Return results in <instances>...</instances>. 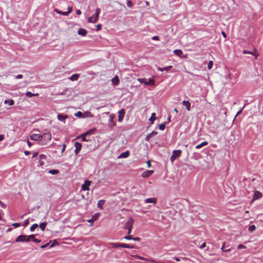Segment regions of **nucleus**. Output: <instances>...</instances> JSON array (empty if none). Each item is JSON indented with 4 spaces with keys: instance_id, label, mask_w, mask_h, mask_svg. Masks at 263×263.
<instances>
[{
    "instance_id": "50",
    "label": "nucleus",
    "mask_w": 263,
    "mask_h": 263,
    "mask_svg": "<svg viewBox=\"0 0 263 263\" xmlns=\"http://www.w3.org/2000/svg\"><path fill=\"white\" fill-rule=\"evenodd\" d=\"M14 103V102L13 100L11 99L9 101V105L11 106L13 105Z\"/></svg>"
},
{
    "instance_id": "27",
    "label": "nucleus",
    "mask_w": 263,
    "mask_h": 263,
    "mask_svg": "<svg viewBox=\"0 0 263 263\" xmlns=\"http://www.w3.org/2000/svg\"><path fill=\"white\" fill-rule=\"evenodd\" d=\"M174 52L179 57H181L182 54H183V52L180 49H175L174 50Z\"/></svg>"
},
{
    "instance_id": "37",
    "label": "nucleus",
    "mask_w": 263,
    "mask_h": 263,
    "mask_svg": "<svg viewBox=\"0 0 263 263\" xmlns=\"http://www.w3.org/2000/svg\"><path fill=\"white\" fill-rule=\"evenodd\" d=\"M165 125L164 124H161L159 125V128L161 130H163L165 129Z\"/></svg>"
},
{
    "instance_id": "33",
    "label": "nucleus",
    "mask_w": 263,
    "mask_h": 263,
    "mask_svg": "<svg viewBox=\"0 0 263 263\" xmlns=\"http://www.w3.org/2000/svg\"><path fill=\"white\" fill-rule=\"evenodd\" d=\"M59 173V170H50L49 171V173L52 174V175H55Z\"/></svg>"
},
{
    "instance_id": "43",
    "label": "nucleus",
    "mask_w": 263,
    "mask_h": 263,
    "mask_svg": "<svg viewBox=\"0 0 263 263\" xmlns=\"http://www.w3.org/2000/svg\"><path fill=\"white\" fill-rule=\"evenodd\" d=\"M86 136H87V135H85V133L82 136V139L83 141H88V140H87L86 139Z\"/></svg>"
},
{
    "instance_id": "10",
    "label": "nucleus",
    "mask_w": 263,
    "mask_h": 263,
    "mask_svg": "<svg viewBox=\"0 0 263 263\" xmlns=\"http://www.w3.org/2000/svg\"><path fill=\"white\" fill-rule=\"evenodd\" d=\"M118 121L121 122L123 120V117L125 115V110L123 109H122L118 112Z\"/></svg>"
},
{
    "instance_id": "6",
    "label": "nucleus",
    "mask_w": 263,
    "mask_h": 263,
    "mask_svg": "<svg viewBox=\"0 0 263 263\" xmlns=\"http://www.w3.org/2000/svg\"><path fill=\"white\" fill-rule=\"evenodd\" d=\"M262 197V194L258 191H256L254 192V195L253 196V199L252 200V202L256 200H258L260 198H261Z\"/></svg>"
},
{
    "instance_id": "49",
    "label": "nucleus",
    "mask_w": 263,
    "mask_h": 263,
    "mask_svg": "<svg viewBox=\"0 0 263 263\" xmlns=\"http://www.w3.org/2000/svg\"><path fill=\"white\" fill-rule=\"evenodd\" d=\"M124 238H125V239H127V240H130V239H132V240H133V237H132V236L129 235V236H125V237H124Z\"/></svg>"
},
{
    "instance_id": "62",
    "label": "nucleus",
    "mask_w": 263,
    "mask_h": 263,
    "mask_svg": "<svg viewBox=\"0 0 263 263\" xmlns=\"http://www.w3.org/2000/svg\"><path fill=\"white\" fill-rule=\"evenodd\" d=\"M46 156L45 155H43V154H41L40 155V157L41 159H45L46 158Z\"/></svg>"
},
{
    "instance_id": "41",
    "label": "nucleus",
    "mask_w": 263,
    "mask_h": 263,
    "mask_svg": "<svg viewBox=\"0 0 263 263\" xmlns=\"http://www.w3.org/2000/svg\"><path fill=\"white\" fill-rule=\"evenodd\" d=\"M127 5L129 7H132L133 6V4L132 1H127Z\"/></svg>"
},
{
    "instance_id": "5",
    "label": "nucleus",
    "mask_w": 263,
    "mask_h": 263,
    "mask_svg": "<svg viewBox=\"0 0 263 263\" xmlns=\"http://www.w3.org/2000/svg\"><path fill=\"white\" fill-rule=\"evenodd\" d=\"M243 53L244 54H250L251 55H253L255 57V59H256L257 57L259 56V54L257 52V50L256 48H254V51H250L246 50H244L242 51Z\"/></svg>"
},
{
    "instance_id": "32",
    "label": "nucleus",
    "mask_w": 263,
    "mask_h": 263,
    "mask_svg": "<svg viewBox=\"0 0 263 263\" xmlns=\"http://www.w3.org/2000/svg\"><path fill=\"white\" fill-rule=\"evenodd\" d=\"M55 11L58 13V14H62L63 15H65V16H67L68 15V13L66 12H62L57 9H55Z\"/></svg>"
},
{
    "instance_id": "21",
    "label": "nucleus",
    "mask_w": 263,
    "mask_h": 263,
    "mask_svg": "<svg viewBox=\"0 0 263 263\" xmlns=\"http://www.w3.org/2000/svg\"><path fill=\"white\" fill-rule=\"evenodd\" d=\"M208 144V142L204 141V142L201 143L200 144L197 145L196 146L195 148L196 149H199V148H200L201 147H202V146L207 145Z\"/></svg>"
},
{
    "instance_id": "42",
    "label": "nucleus",
    "mask_w": 263,
    "mask_h": 263,
    "mask_svg": "<svg viewBox=\"0 0 263 263\" xmlns=\"http://www.w3.org/2000/svg\"><path fill=\"white\" fill-rule=\"evenodd\" d=\"M135 257L137 258H138V259H140L141 260H147V259L146 258H145L143 257H141V256H138V255H135Z\"/></svg>"
},
{
    "instance_id": "23",
    "label": "nucleus",
    "mask_w": 263,
    "mask_h": 263,
    "mask_svg": "<svg viewBox=\"0 0 263 263\" xmlns=\"http://www.w3.org/2000/svg\"><path fill=\"white\" fill-rule=\"evenodd\" d=\"M121 247L127 249H134L135 247L133 245H129L126 243H121Z\"/></svg>"
},
{
    "instance_id": "47",
    "label": "nucleus",
    "mask_w": 263,
    "mask_h": 263,
    "mask_svg": "<svg viewBox=\"0 0 263 263\" xmlns=\"http://www.w3.org/2000/svg\"><path fill=\"white\" fill-rule=\"evenodd\" d=\"M96 28L97 31L100 30L102 28V25L101 24H98L96 26Z\"/></svg>"
},
{
    "instance_id": "30",
    "label": "nucleus",
    "mask_w": 263,
    "mask_h": 263,
    "mask_svg": "<svg viewBox=\"0 0 263 263\" xmlns=\"http://www.w3.org/2000/svg\"><path fill=\"white\" fill-rule=\"evenodd\" d=\"M38 95V93H32L30 91H27L26 93V96H27L28 97H32L33 96H37Z\"/></svg>"
},
{
    "instance_id": "64",
    "label": "nucleus",
    "mask_w": 263,
    "mask_h": 263,
    "mask_svg": "<svg viewBox=\"0 0 263 263\" xmlns=\"http://www.w3.org/2000/svg\"><path fill=\"white\" fill-rule=\"evenodd\" d=\"M205 246H206V243H205V242H204V243H203L201 245V246H200V249H203V248H204V247H205Z\"/></svg>"
},
{
    "instance_id": "31",
    "label": "nucleus",
    "mask_w": 263,
    "mask_h": 263,
    "mask_svg": "<svg viewBox=\"0 0 263 263\" xmlns=\"http://www.w3.org/2000/svg\"><path fill=\"white\" fill-rule=\"evenodd\" d=\"M112 82L113 84H114L115 85H117L119 82V80L118 76H115L114 77V78L112 79Z\"/></svg>"
},
{
    "instance_id": "29",
    "label": "nucleus",
    "mask_w": 263,
    "mask_h": 263,
    "mask_svg": "<svg viewBox=\"0 0 263 263\" xmlns=\"http://www.w3.org/2000/svg\"><path fill=\"white\" fill-rule=\"evenodd\" d=\"M47 223L46 222L41 223L40 224V228L42 231H44L46 226H47Z\"/></svg>"
},
{
    "instance_id": "58",
    "label": "nucleus",
    "mask_w": 263,
    "mask_h": 263,
    "mask_svg": "<svg viewBox=\"0 0 263 263\" xmlns=\"http://www.w3.org/2000/svg\"><path fill=\"white\" fill-rule=\"evenodd\" d=\"M16 78L17 79H22V78H23V75L22 74H18L16 76Z\"/></svg>"
},
{
    "instance_id": "16",
    "label": "nucleus",
    "mask_w": 263,
    "mask_h": 263,
    "mask_svg": "<svg viewBox=\"0 0 263 263\" xmlns=\"http://www.w3.org/2000/svg\"><path fill=\"white\" fill-rule=\"evenodd\" d=\"M108 246L114 248H117L118 247H121V243H115V242H109L108 244Z\"/></svg>"
},
{
    "instance_id": "53",
    "label": "nucleus",
    "mask_w": 263,
    "mask_h": 263,
    "mask_svg": "<svg viewBox=\"0 0 263 263\" xmlns=\"http://www.w3.org/2000/svg\"><path fill=\"white\" fill-rule=\"evenodd\" d=\"M33 241L36 243H40L41 242V240L40 239H37L35 238L34 239H33Z\"/></svg>"
},
{
    "instance_id": "59",
    "label": "nucleus",
    "mask_w": 263,
    "mask_h": 263,
    "mask_svg": "<svg viewBox=\"0 0 263 263\" xmlns=\"http://www.w3.org/2000/svg\"><path fill=\"white\" fill-rule=\"evenodd\" d=\"M68 11H67L66 12L68 13V15L69 14V13H70L71 11H72V8L70 7H68Z\"/></svg>"
},
{
    "instance_id": "25",
    "label": "nucleus",
    "mask_w": 263,
    "mask_h": 263,
    "mask_svg": "<svg viewBox=\"0 0 263 263\" xmlns=\"http://www.w3.org/2000/svg\"><path fill=\"white\" fill-rule=\"evenodd\" d=\"M172 68V66H167V67H164V68L158 67V70L159 71H163V70L168 71V70H169Z\"/></svg>"
},
{
    "instance_id": "40",
    "label": "nucleus",
    "mask_w": 263,
    "mask_h": 263,
    "mask_svg": "<svg viewBox=\"0 0 263 263\" xmlns=\"http://www.w3.org/2000/svg\"><path fill=\"white\" fill-rule=\"evenodd\" d=\"M74 116L77 117H81L82 116V113L81 111H78L74 114Z\"/></svg>"
},
{
    "instance_id": "60",
    "label": "nucleus",
    "mask_w": 263,
    "mask_h": 263,
    "mask_svg": "<svg viewBox=\"0 0 263 263\" xmlns=\"http://www.w3.org/2000/svg\"><path fill=\"white\" fill-rule=\"evenodd\" d=\"M147 167L149 168L151 166V161L149 160L147 161Z\"/></svg>"
},
{
    "instance_id": "18",
    "label": "nucleus",
    "mask_w": 263,
    "mask_h": 263,
    "mask_svg": "<svg viewBox=\"0 0 263 263\" xmlns=\"http://www.w3.org/2000/svg\"><path fill=\"white\" fill-rule=\"evenodd\" d=\"M130 154L128 151H126L124 153H121L119 156L118 157L119 158H127L129 156Z\"/></svg>"
},
{
    "instance_id": "1",
    "label": "nucleus",
    "mask_w": 263,
    "mask_h": 263,
    "mask_svg": "<svg viewBox=\"0 0 263 263\" xmlns=\"http://www.w3.org/2000/svg\"><path fill=\"white\" fill-rule=\"evenodd\" d=\"M41 143H40V144H46L47 142H49L51 139V134L50 133H44L43 135H41Z\"/></svg>"
},
{
    "instance_id": "9",
    "label": "nucleus",
    "mask_w": 263,
    "mask_h": 263,
    "mask_svg": "<svg viewBox=\"0 0 263 263\" xmlns=\"http://www.w3.org/2000/svg\"><path fill=\"white\" fill-rule=\"evenodd\" d=\"M30 139L32 140L36 141L39 140L40 142L39 144L41 143V139L42 136L40 134H33L30 136Z\"/></svg>"
},
{
    "instance_id": "24",
    "label": "nucleus",
    "mask_w": 263,
    "mask_h": 263,
    "mask_svg": "<svg viewBox=\"0 0 263 263\" xmlns=\"http://www.w3.org/2000/svg\"><path fill=\"white\" fill-rule=\"evenodd\" d=\"M105 201L103 200H100L97 204V206L98 208H99L100 209H103V205Z\"/></svg>"
},
{
    "instance_id": "20",
    "label": "nucleus",
    "mask_w": 263,
    "mask_h": 263,
    "mask_svg": "<svg viewBox=\"0 0 263 263\" xmlns=\"http://www.w3.org/2000/svg\"><path fill=\"white\" fill-rule=\"evenodd\" d=\"M79 77V75L78 74H73L70 78V80L72 81H77Z\"/></svg>"
},
{
    "instance_id": "54",
    "label": "nucleus",
    "mask_w": 263,
    "mask_h": 263,
    "mask_svg": "<svg viewBox=\"0 0 263 263\" xmlns=\"http://www.w3.org/2000/svg\"><path fill=\"white\" fill-rule=\"evenodd\" d=\"M147 261L149 262H152V263H156L157 261L155 260L154 259H147Z\"/></svg>"
},
{
    "instance_id": "13",
    "label": "nucleus",
    "mask_w": 263,
    "mask_h": 263,
    "mask_svg": "<svg viewBox=\"0 0 263 263\" xmlns=\"http://www.w3.org/2000/svg\"><path fill=\"white\" fill-rule=\"evenodd\" d=\"M182 104L185 107L187 111H190L191 103L189 101H183Z\"/></svg>"
},
{
    "instance_id": "7",
    "label": "nucleus",
    "mask_w": 263,
    "mask_h": 263,
    "mask_svg": "<svg viewBox=\"0 0 263 263\" xmlns=\"http://www.w3.org/2000/svg\"><path fill=\"white\" fill-rule=\"evenodd\" d=\"M91 183V181L89 180H85L84 181V184L82 185V190L83 191H88L89 190V187Z\"/></svg>"
},
{
    "instance_id": "45",
    "label": "nucleus",
    "mask_w": 263,
    "mask_h": 263,
    "mask_svg": "<svg viewBox=\"0 0 263 263\" xmlns=\"http://www.w3.org/2000/svg\"><path fill=\"white\" fill-rule=\"evenodd\" d=\"M58 243V242L56 240H53L52 243L50 245V248H52L53 247V246H54L55 245H57Z\"/></svg>"
},
{
    "instance_id": "36",
    "label": "nucleus",
    "mask_w": 263,
    "mask_h": 263,
    "mask_svg": "<svg viewBox=\"0 0 263 263\" xmlns=\"http://www.w3.org/2000/svg\"><path fill=\"white\" fill-rule=\"evenodd\" d=\"M248 229L251 232H252L255 230L256 227L255 225H252L249 227Z\"/></svg>"
},
{
    "instance_id": "44",
    "label": "nucleus",
    "mask_w": 263,
    "mask_h": 263,
    "mask_svg": "<svg viewBox=\"0 0 263 263\" xmlns=\"http://www.w3.org/2000/svg\"><path fill=\"white\" fill-rule=\"evenodd\" d=\"M176 159V157L175 156V155L173 154L172 156L170 158V160L172 162H173L175 159Z\"/></svg>"
},
{
    "instance_id": "12",
    "label": "nucleus",
    "mask_w": 263,
    "mask_h": 263,
    "mask_svg": "<svg viewBox=\"0 0 263 263\" xmlns=\"http://www.w3.org/2000/svg\"><path fill=\"white\" fill-rule=\"evenodd\" d=\"M153 172L154 171L153 170H147L142 174V177L143 178H147L150 176L153 173Z\"/></svg>"
},
{
    "instance_id": "11",
    "label": "nucleus",
    "mask_w": 263,
    "mask_h": 263,
    "mask_svg": "<svg viewBox=\"0 0 263 263\" xmlns=\"http://www.w3.org/2000/svg\"><path fill=\"white\" fill-rule=\"evenodd\" d=\"M74 146L76 147L74 152H75L76 154L77 155L78 154L79 151L81 150V147H82V145L80 143H79L78 142H76L75 144H74Z\"/></svg>"
},
{
    "instance_id": "56",
    "label": "nucleus",
    "mask_w": 263,
    "mask_h": 263,
    "mask_svg": "<svg viewBox=\"0 0 263 263\" xmlns=\"http://www.w3.org/2000/svg\"><path fill=\"white\" fill-rule=\"evenodd\" d=\"M49 243H46V244H45V245H42V246L41 247V248L42 249H44V248H46V247L49 245Z\"/></svg>"
},
{
    "instance_id": "19",
    "label": "nucleus",
    "mask_w": 263,
    "mask_h": 263,
    "mask_svg": "<svg viewBox=\"0 0 263 263\" xmlns=\"http://www.w3.org/2000/svg\"><path fill=\"white\" fill-rule=\"evenodd\" d=\"M181 151L180 149L178 150H174L173 152V153L174 155H175V156L176 157V158H178L181 154Z\"/></svg>"
},
{
    "instance_id": "14",
    "label": "nucleus",
    "mask_w": 263,
    "mask_h": 263,
    "mask_svg": "<svg viewBox=\"0 0 263 263\" xmlns=\"http://www.w3.org/2000/svg\"><path fill=\"white\" fill-rule=\"evenodd\" d=\"M68 118L67 115H58V119L59 121L65 122V120Z\"/></svg>"
},
{
    "instance_id": "39",
    "label": "nucleus",
    "mask_w": 263,
    "mask_h": 263,
    "mask_svg": "<svg viewBox=\"0 0 263 263\" xmlns=\"http://www.w3.org/2000/svg\"><path fill=\"white\" fill-rule=\"evenodd\" d=\"M28 238L29 241L30 240H33V239H34L35 238V235H33V234L29 235V236H28Z\"/></svg>"
},
{
    "instance_id": "2",
    "label": "nucleus",
    "mask_w": 263,
    "mask_h": 263,
    "mask_svg": "<svg viewBox=\"0 0 263 263\" xmlns=\"http://www.w3.org/2000/svg\"><path fill=\"white\" fill-rule=\"evenodd\" d=\"M100 9L99 8L96 9V16H94L92 15V16L89 17L88 18V22L90 23H96L98 22L99 18V15L100 13Z\"/></svg>"
},
{
    "instance_id": "15",
    "label": "nucleus",
    "mask_w": 263,
    "mask_h": 263,
    "mask_svg": "<svg viewBox=\"0 0 263 263\" xmlns=\"http://www.w3.org/2000/svg\"><path fill=\"white\" fill-rule=\"evenodd\" d=\"M87 33V30L83 28L79 29L78 31V34L81 35L83 36H85L86 35Z\"/></svg>"
},
{
    "instance_id": "35",
    "label": "nucleus",
    "mask_w": 263,
    "mask_h": 263,
    "mask_svg": "<svg viewBox=\"0 0 263 263\" xmlns=\"http://www.w3.org/2000/svg\"><path fill=\"white\" fill-rule=\"evenodd\" d=\"M225 245H226V243H225V242H224V243H223V245H222V247H221V250H222L223 252H229V251H230V250H231V249H230V248H229V249H224V248H225Z\"/></svg>"
},
{
    "instance_id": "34",
    "label": "nucleus",
    "mask_w": 263,
    "mask_h": 263,
    "mask_svg": "<svg viewBox=\"0 0 263 263\" xmlns=\"http://www.w3.org/2000/svg\"><path fill=\"white\" fill-rule=\"evenodd\" d=\"M38 227V224L37 223H34L32 224L30 227V231L31 232L34 231L35 229H36Z\"/></svg>"
},
{
    "instance_id": "52",
    "label": "nucleus",
    "mask_w": 263,
    "mask_h": 263,
    "mask_svg": "<svg viewBox=\"0 0 263 263\" xmlns=\"http://www.w3.org/2000/svg\"><path fill=\"white\" fill-rule=\"evenodd\" d=\"M244 248H246V246L240 244L238 246V249H244Z\"/></svg>"
},
{
    "instance_id": "61",
    "label": "nucleus",
    "mask_w": 263,
    "mask_h": 263,
    "mask_svg": "<svg viewBox=\"0 0 263 263\" xmlns=\"http://www.w3.org/2000/svg\"><path fill=\"white\" fill-rule=\"evenodd\" d=\"M140 239H141L139 237H133V240H134L135 241H140Z\"/></svg>"
},
{
    "instance_id": "3",
    "label": "nucleus",
    "mask_w": 263,
    "mask_h": 263,
    "mask_svg": "<svg viewBox=\"0 0 263 263\" xmlns=\"http://www.w3.org/2000/svg\"><path fill=\"white\" fill-rule=\"evenodd\" d=\"M138 81L141 83H144L145 85H155V80L154 79H146V78L141 79L139 78L138 79Z\"/></svg>"
},
{
    "instance_id": "48",
    "label": "nucleus",
    "mask_w": 263,
    "mask_h": 263,
    "mask_svg": "<svg viewBox=\"0 0 263 263\" xmlns=\"http://www.w3.org/2000/svg\"><path fill=\"white\" fill-rule=\"evenodd\" d=\"M94 129H90L89 131L87 132L86 133H85V135H89V134H91L93 133Z\"/></svg>"
},
{
    "instance_id": "28",
    "label": "nucleus",
    "mask_w": 263,
    "mask_h": 263,
    "mask_svg": "<svg viewBox=\"0 0 263 263\" xmlns=\"http://www.w3.org/2000/svg\"><path fill=\"white\" fill-rule=\"evenodd\" d=\"M98 218V215L97 214L95 215L91 219L87 220V222L89 223H93L95 220H97Z\"/></svg>"
},
{
    "instance_id": "46",
    "label": "nucleus",
    "mask_w": 263,
    "mask_h": 263,
    "mask_svg": "<svg viewBox=\"0 0 263 263\" xmlns=\"http://www.w3.org/2000/svg\"><path fill=\"white\" fill-rule=\"evenodd\" d=\"M12 226L14 227V228H18L19 227L21 224L20 223H13L12 224Z\"/></svg>"
},
{
    "instance_id": "4",
    "label": "nucleus",
    "mask_w": 263,
    "mask_h": 263,
    "mask_svg": "<svg viewBox=\"0 0 263 263\" xmlns=\"http://www.w3.org/2000/svg\"><path fill=\"white\" fill-rule=\"evenodd\" d=\"M15 242H29L27 235H19L15 239Z\"/></svg>"
},
{
    "instance_id": "55",
    "label": "nucleus",
    "mask_w": 263,
    "mask_h": 263,
    "mask_svg": "<svg viewBox=\"0 0 263 263\" xmlns=\"http://www.w3.org/2000/svg\"><path fill=\"white\" fill-rule=\"evenodd\" d=\"M0 205L3 208H6V205L0 200Z\"/></svg>"
},
{
    "instance_id": "63",
    "label": "nucleus",
    "mask_w": 263,
    "mask_h": 263,
    "mask_svg": "<svg viewBox=\"0 0 263 263\" xmlns=\"http://www.w3.org/2000/svg\"><path fill=\"white\" fill-rule=\"evenodd\" d=\"M4 139V135H0V141H3Z\"/></svg>"
},
{
    "instance_id": "38",
    "label": "nucleus",
    "mask_w": 263,
    "mask_h": 263,
    "mask_svg": "<svg viewBox=\"0 0 263 263\" xmlns=\"http://www.w3.org/2000/svg\"><path fill=\"white\" fill-rule=\"evenodd\" d=\"M213 66V62L212 61H210L209 62L208 64V68L209 69H211Z\"/></svg>"
},
{
    "instance_id": "57",
    "label": "nucleus",
    "mask_w": 263,
    "mask_h": 263,
    "mask_svg": "<svg viewBox=\"0 0 263 263\" xmlns=\"http://www.w3.org/2000/svg\"><path fill=\"white\" fill-rule=\"evenodd\" d=\"M4 215V212L2 210H0V220L2 219V216Z\"/></svg>"
},
{
    "instance_id": "8",
    "label": "nucleus",
    "mask_w": 263,
    "mask_h": 263,
    "mask_svg": "<svg viewBox=\"0 0 263 263\" xmlns=\"http://www.w3.org/2000/svg\"><path fill=\"white\" fill-rule=\"evenodd\" d=\"M133 223H134V219L132 218L129 217L128 219V220L124 226V228L125 229L132 228Z\"/></svg>"
},
{
    "instance_id": "22",
    "label": "nucleus",
    "mask_w": 263,
    "mask_h": 263,
    "mask_svg": "<svg viewBox=\"0 0 263 263\" xmlns=\"http://www.w3.org/2000/svg\"><path fill=\"white\" fill-rule=\"evenodd\" d=\"M156 199L155 198H147L145 202L146 203H153L154 204H155L156 203Z\"/></svg>"
},
{
    "instance_id": "51",
    "label": "nucleus",
    "mask_w": 263,
    "mask_h": 263,
    "mask_svg": "<svg viewBox=\"0 0 263 263\" xmlns=\"http://www.w3.org/2000/svg\"><path fill=\"white\" fill-rule=\"evenodd\" d=\"M152 40L158 41L159 40V37L158 36H154L152 37Z\"/></svg>"
},
{
    "instance_id": "26",
    "label": "nucleus",
    "mask_w": 263,
    "mask_h": 263,
    "mask_svg": "<svg viewBox=\"0 0 263 263\" xmlns=\"http://www.w3.org/2000/svg\"><path fill=\"white\" fill-rule=\"evenodd\" d=\"M155 113H152L151 115V117L149 119V121H151V124H153L154 121L156 120V118L155 117Z\"/></svg>"
},
{
    "instance_id": "17",
    "label": "nucleus",
    "mask_w": 263,
    "mask_h": 263,
    "mask_svg": "<svg viewBox=\"0 0 263 263\" xmlns=\"http://www.w3.org/2000/svg\"><path fill=\"white\" fill-rule=\"evenodd\" d=\"M157 134V132H155V131L152 132V133H151L150 134H148L146 136V137L145 138V140L146 141H149L152 137H153V136H155Z\"/></svg>"
}]
</instances>
